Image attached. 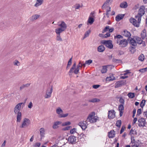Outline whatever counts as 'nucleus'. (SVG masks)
Wrapping results in <instances>:
<instances>
[{
	"instance_id": "nucleus-1",
	"label": "nucleus",
	"mask_w": 147,
	"mask_h": 147,
	"mask_svg": "<svg viewBox=\"0 0 147 147\" xmlns=\"http://www.w3.org/2000/svg\"><path fill=\"white\" fill-rule=\"evenodd\" d=\"M145 7L144 5H141L139 8L138 14L135 16L136 19H138L137 21L136 20L133 18H131L129 19L130 22L134 26L139 27L140 22L142 17L145 13Z\"/></svg>"
},
{
	"instance_id": "nucleus-2",
	"label": "nucleus",
	"mask_w": 147,
	"mask_h": 147,
	"mask_svg": "<svg viewBox=\"0 0 147 147\" xmlns=\"http://www.w3.org/2000/svg\"><path fill=\"white\" fill-rule=\"evenodd\" d=\"M95 113L92 112L90 114L87 118V120L91 123L96 122L98 120V117L95 116Z\"/></svg>"
},
{
	"instance_id": "nucleus-3",
	"label": "nucleus",
	"mask_w": 147,
	"mask_h": 147,
	"mask_svg": "<svg viewBox=\"0 0 147 147\" xmlns=\"http://www.w3.org/2000/svg\"><path fill=\"white\" fill-rule=\"evenodd\" d=\"M30 123V121L29 119L24 118L23 119L21 124L20 127L21 128H26L28 127Z\"/></svg>"
},
{
	"instance_id": "nucleus-4",
	"label": "nucleus",
	"mask_w": 147,
	"mask_h": 147,
	"mask_svg": "<svg viewBox=\"0 0 147 147\" xmlns=\"http://www.w3.org/2000/svg\"><path fill=\"white\" fill-rule=\"evenodd\" d=\"M116 43L118 45L119 47L124 48L127 46L128 42L127 40L123 39L121 40H117V42Z\"/></svg>"
},
{
	"instance_id": "nucleus-5",
	"label": "nucleus",
	"mask_w": 147,
	"mask_h": 147,
	"mask_svg": "<svg viewBox=\"0 0 147 147\" xmlns=\"http://www.w3.org/2000/svg\"><path fill=\"white\" fill-rule=\"evenodd\" d=\"M56 112L60 118H64L67 117L68 115L67 113L63 114V110L60 107H58L56 109Z\"/></svg>"
},
{
	"instance_id": "nucleus-6",
	"label": "nucleus",
	"mask_w": 147,
	"mask_h": 147,
	"mask_svg": "<svg viewBox=\"0 0 147 147\" xmlns=\"http://www.w3.org/2000/svg\"><path fill=\"white\" fill-rule=\"evenodd\" d=\"M101 43L110 49H112L113 48V45L112 44V41L111 40H102L101 41Z\"/></svg>"
},
{
	"instance_id": "nucleus-7",
	"label": "nucleus",
	"mask_w": 147,
	"mask_h": 147,
	"mask_svg": "<svg viewBox=\"0 0 147 147\" xmlns=\"http://www.w3.org/2000/svg\"><path fill=\"white\" fill-rule=\"evenodd\" d=\"M24 103L20 102L14 108V113H20V111L22 105H24Z\"/></svg>"
},
{
	"instance_id": "nucleus-8",
	"label": "nucleus",
	"mask_w": 147,
	"mask_h": 147,
	"mask_svg": "<svg viewBox=\"0 0 147 147\" xmlns=\"http://www.w3.org/2000/svg\"><path fill=\"white\" fill-rule=\"evenodd\" d=\"M52 91L53 88L52 87L48 88L46 90V94L45 96V98H47L50 97L51 96Z\"/></svg>"
},
{
	"instance_id": "nucleus-9",
	"label": "nucleus",
	"mask_w": 147,
	"mask_h": 147,
	"mask_svg": "<svg viewBox=\"0 0 147 147\" xmlns=\"http://www.w3.org/2000/svg\"><path fill=\"white\" fill-rule=\"evenodd\" d=\"M76 137L73 136H70L68 139L69 143L71 144H75L76 143Z\"/></svg>"
},
{
	"instance_id": "nucleus-10",
	"label": "nucleus",
	"mask_w": 147,
	"mask_h": 147,
	"mask_svg": "<svg viewBox=\"0 0 147 147\" xmlns=\"http://www.w3.org/2000/svg\"><path fill=\"white\" fill-rule=\"evenodd\" d=\"M131 139L130 145L131 147H138L139 146V144L137 142L135 141L134 137H132Z\"/></svg>"
},
{
	"instance_id": "nucleus-11",
	"label": "nucleus",
	"mask_w": 147,
	"mask_h": 147,
	"mask_svg": "<svg viewBox=\"0 0 147 147\" xmlns=\"http://www.w3.org/2000/svg\"><path fill=\"white\" fill-rule=\"evenodd\" d=\"M138 125L140 127H143L146 124V120L144 119L141 118L138 120Z\"/></svg>"
},
{
	"instance_id": "nucleus-12",
	"label": "nucleus",
	"mask_w": 147,
	"mask_h": 147,
	"mask_svg": "<svg viewBox=\"0 0 147 147\" xmlns=\"http://www.w3.org/2000/svg\"><path fill=\"white\" fill-rule=\"evenodd\" d=\"M80 126L83 130H85L87 128V124L86 121H82L78 123Z\"/></svg>"
},
{
	"instance_id": "nucleus-13",
	"label": "nucleus",
	"mask_w": 147,
	"mask_h": 147,
	"mask_svg": "<svg viewBox=\"0 0 147 147\" xmlns=\"http://www.w3.org/2000/svg\"><path fill=\"white\" fill-rule=\"evenodd\" d=\"M115 117V111L114 110H111L109 111L108 113V117L109 118L113 119Z\"/></svg>"
},
{
	"instance_id": "nucleus-14",
	"label": "nucleus",
	"mask_w": 147,
	"mask_h": 147,
	"mask_svg": "<svg viewBox=\"0 0 147 147\" xmlns=\"http://www.w3.org/2000/svg\"><path fill=\"white\" fill-rule=\"evenodd\" d=\"M59 23H60L58 24V26L60 27L59 28L65 30L67 28L65 23L63 21L59 22Z\"/></svg>"
},
{
	"instance_id": "nucleus-15",
	"label": "nucleus",
	"mask_w": 147,
	"mask_h": 147,
	"mask_svg": "<svg viewBox=\"0 0 147 147\" xmlns=\"http://www.w3.org/2000/svg\"><path fill=\"white\" fill-rule=\"evenodd\" d=\"M128 40L129 41L130 44L134 46L137 45L136 42V40L134 39V37L133 38L131 37L129 38Z\"/></svg>"
},
{
	"instance_id": "nucleus-16",
	"label": "nucleus",
	"mask_w": 147,
	"mask_h": 147,
	"mask_svg": "<svg viewBox=\"0 0 147 147\" xmlns=\"http://www.w3.org/2000/svg\"><path fill=\"white\" fill-rule=\"evenodd\" d=\"M124 14H119L116 16L115 20L117 22H119L124 17Z\"/></svg>"
},
{
	"instance_id": "nucleus-17",
	"label": "nucleus",
	"mask_w": 147,
	"mask_h": 147,
	"mask_svg": "<svg viewBox=\"0 0 147 147\" xmlns=\"http://www.w3.org/2000/svg\"><path fill=\"white\" fill-rule=\"evenodd\" d=\"M124 108L123 104L120 105L118 107V110L120 112V115L121 117L123 115Z\"/></svg>"
},
{
	"instance_id": "nucleus-18",
	"label": "nucleus",
	"mask_w": 147,
	"mask_h": 147,
	"mask_svg": "<svg viewBox=\"0 0 147 147\" xmlns=\"http://www.w3.org/2000/svg\"><path fill=\"white\" fill-rule=\"evenodd\" d=\"M82 67V63L81 62H80L75 70L74 74H77L79 72L80 67Z\"/></svg>"
},
{
	"instance_id": "nucleus-19",
	"label": "nucleus",
	"mask_w": 147,
	"mask_h": 147,
	"mask_svg": "<svg viewBox=\"0 0 147 147\" xmlns=\"http://www.w3.org/2000/svg\"><path fill=\"white\" fill-rule=\"evenodd\" d=\"M40 132L41 138L42 139L45 136V130L44 128H41L40 129Z\"/></svg>"
},
{
	"instance_id": "nucleus-20",
	"label": "nucleus",
	"mask_w": 147,
	"mask_h": 147,
	"mask_svg": "<svg viewBox=\"0 0 147 147\" xmlns=\"http://www.w3.org/2000/svg\"><path fill=\"white\" fill-rule=\"evenodd\" d=\"M108 136L109 138H113L115 136V131L112 130L108 133Z\"/></svg>"
},
{
	"instance_id": "nucleus-21",
	"label": "nucleus",
	"mask_w": 147,
	"mask_h": 147,
	"mask_svg": "<svg viewBox=\"0 0 147 147\" xmlns=\"http://www.w3.org/2000/svg\"><path fill=\"white\" fill-rule=\"evenodd\" d=\"M17 115L16 121L17 122H20L22 118V115L21 113H15Z\"/></svg>"
},
{
	"instance_id": "nucleus-22",
	"label": "nucleus",
	"mask_w": 147,
	"mask_h": 147,
	"mask_svg": "<svg viewBox=\"0 0 147 147\" xmlns=\"http://www.w3.org/2000/svg\"><path fill=\"white\" fill-rule=\"evenodd\" d=\"M61 122L60 121H57L54 122L53 125V128L54 129H56L59 127V125L61 124Z\"/></svg>"
},
{
	"instance_id": "nucleus-23",
	"label": "nucleus",
	"mask_w": 147,
	"mask_h": 147,
	"mask_svg": "<svg viewBox=\"0 0 147 147\" xmlns=\"http://www.w3.org/2000/svg\"><path fill=\"white\" fill-rule=\"evenodd\" d=\"M76 66V63H74L73 65V66L70 69L69 71V75H70V73H74V71Z\"/></svg>"
},
{
	"instance_id": "nucleus-24",
	"label": "nucleus",
	"mask_w": 147,
	"mask_h": 147,
	"mask_svg": "<svg viewBox=\"0 0 147 147\" xmlns=\"http://www.w3.org/2000/svg\"><path fill=\"white\" fill-rule=\"evenodd\" d=\"M40 17V15L38 14H35L33 15L30 18V20L32 21H34L38 18Z\"/></svg>"
},
{
	"instance_id": "nucleus-25",
	"label": "nucleus",
	"mask_w": 147,
	"mask_h": 147,
	"mask_svg": "<svg viewBox=\"0 0 147 147\" xmlns=\"http://www.w3.org/2000/svg\"><path fill=\"white\" fill-rule=\"evenodd\" d=\"M111 3L109 2L107 0L104 3L102 6V9H105L107 7H108L110 4Z\"/></svg>"
},
{
	"instance_id": "nucleus-26",
	"label": "nucleus",
	"mask_w": 147,
	"mask_h": 147,
	"mask_svg": "<svg viewBox=\"0 0 147 147\" xmlns=\"http://www.w3.org/2000/svg\"><path fill=\"white\" fill-rule=\"evenodd\" d=\"M94 21V19L90 16L87 21V24L88 25L89 24H90V25H91L93 23Z\"/></svg>"
},
{
	"instance_id": "nucleus-27",
	"label": "nucleus",
	"mask_w": 147,
	"mask_h": 147,
	"mask_svg": "<svg viewBox=\"0 0 147 147\" xmlns=\"http://www.w3.org/2000/svg\"><path fill=\"white\" fill-rule=\"evenodd\" d=\"M36 2L34 5V6L36 7L41 5L43 3L44 0H36Z\"/></svg>"
},
{
	"instance_id": "nucleus-28",
	"label": "nucleus",
	"mask_w": 147,
	"mask_h": 147,
	"mask_svg": "<svg viewBox=\"0 0 147 147\" xmlns=\"http://www.w3.org/2000/svg\"><path fill=\"white\" fill-rule=\"evenodd\" d=\"M123 35L125 37L129 38H130L131 36V33L129 31L125 30L124 31Z\"/></svg>"
},
{
	"instance_id": "nucleus-29",
	"label": "nucleus",
	"mask_w": 147,
	"mask_h": 147,
	"mask_svg": "<svg viewBox=\"0 0 147 147\" xmlns=\"http://www.w3.org/2000/svg\"><path fill=\"white\" fill-rule=\"evenodd\" d=\"M105 47L103 45H101L98 47L97 50L99 52H102L105 50Z\"/></svg>"
},
{
	"instance_id": "nucleus-30",
	"label": "nucleus",
	"mask_w": 147,
	"mask_h": 147,
	"mask_svg": "<svg viewBox=\"0 0 147 147\" xmlns=\"http://www.w3.org/2000/svg\"><path fill=\"white\" fill-rule=\"evenodd\" d=\"M134 39L136 40V44L137 43L138 44H141L142 43V40L140 38L137 36H136L134 37Z\"/></svg>"
},
{
	"instance_id": "nucleus-31",
	"label": "nucleus",
	"mask_w": 147,
	"mask_h": 147,
	"mask_svg": "<svg viewBox=\"0 0 147 147\" xmlns=\"http://www.w3.org/2000/svg\"><path fill=\"white\" fill-rule=\"evenodd\" d=\"M123 37V36L120 35H117L114 36V39L116 43L117 42V40H121V39H122Z\"/></svg>"
},
{
	"instance_id": "nucleus-32",
	"label": "nucleus",
	"mask_w": 147,
	"mask_h": 147,
	"mask_svg": "<svg viewBox=\"0 0 147 147\" xmlns=\"http://www.w3.org/2000/svg\"><path fill=\"white\" fill-rule=\"evenodd\" d=\"M64 31L65 30L60 28H57L55 30V32L57 34L60 35L61 33Z\"/></svg>"
},
{
	"instance_id": "nucleus-33",
	"label": "nucleus",
	"mask_w": 147,
	"mask_h": 147,
	"mask_svg": "<svg viewBox=\"0 0 147 147\" xmlns=\"http://www.w3.org/2000/svg\"><path fill=\"white\" fill-rule=\"evenodd\" d=\"M146 31L145 29H144L142 32L141 35L142 39H144L146 37Z\"/></svg>"
},
{
	"instance_id": "nucleus-34",
	"label": "nucleus",
	"mask_w": 147,
	"mask_h": 147,
	"mask_svg": "<svg viewBox=\"0 0 147 147\" xmlns=\"http://www.w3.org/2000/svg\"><path fill=\"white\" fill-rule=\"evenodd\" d=\"M107 66H102V69L101 70V72L102 73H105L107 72Z\"/></svg>"
},
{
	"instance_id": "nucleus-35",
	"label": "nucleus",
	"mask_w": 147,
	"mask_h": 147,
	"mask_svg": "<svg viewBox=\"0 0 147 147\" xmlns=\"http://www.w3.org/2000/svg\"><path fill=\"white\" fill-rule=\"evenodd\" d=\"M120 7L121 8H126L127 7V4L126 2H125L121 3L120 5Z\"/></svg>"
},
{
	"instance_id": "nucleus-36",
	"label": "nucleus",
	"mask_w": 147,
	"mask_h": 147,
	"mask_svg": "<svg viewBox=\"0 0 147 147\" xmlns=\"http://www.w3.org/2000/svg\"><path fill=\"white\" fill-rule=\"evenodd\" d=\"M100 100L99 99L94 98L91 99L89 100L88 102H95L99 101Z\"/></svg>"
},
{
	"instance_id": "nucleus-37",
	"label": "nucleus",
	"mask_w": 147,
	"mask_h": 147,
	"mask_svg": "<svg viewBox=\"0 0 147 147\" xmlns=\"http://www.w3.org/2000/svg\"><path fill=\"white\" fill-rule=\"evenodd\" d=\"M145 59V56L142 54H141L138 57V59L141 61H143Z\"/></svg>"
},
{
	"instance_id": "nucleus-38",
	"label": "nucleus",
	"mask_w": 147,
	"mask_h": 147,
	"mask_svg": "<svg viewBox=\"0 0 147 147\" xmlns=\"http://www.w3.org/2000/svg\"><path fill=\"white\" fill-rule=\"evenodd\" d=\"M30 84H23L21 86H20V89L21 90H22L25 87H29L30 86Z\"/></svg>"
},
{
	"instance_id": "nucleus-39",
	"label": "nucleus",
	"mask_w": 147,
	"mask_h": 147,
	"mask_svg": "<svg viewBox=\"0 0 147 147\" xmlns=\"http://www.w3.org/2000/svg\"><path fill=\"white\" fill-rule=\"evenodd\" d=\"M115 78L114 77L112 76L109 77H107L106 78V80L107 81H112L114 80Z\"/></svg>"
},
{
	"instance_id": "nucleus-40",
	"label": "nucleus",
	"mask_w": 147,
	"mask_h": 147,
	"mask_svg": "<svg viewBox=\"0 0 147 147\" xmlns=\"http://www.w3.org/2000/svg\"><path fill=\"white\" fill-rule=\"evenodd\" d=\"M146 101V100H143L141 101L140 103V107L142 108H143L144 107L145 105V104Z\"/></svg>"
},
{
	"instance_id": "nucleus-41",
	"label": "nucleus",
	"mask_w": 147,
	"mask_h": 147,
	"mask_svg": "<svg viewBox=\"0 0 147 147\" xmlns=\"http://www.w3.org/2000/svg\"><path fill=\"white\" fill-rule=\"evenodd\" d=\"M90 32H91V31L90 30H89L87 31H86V32H85V33L84 34V37L83 38V39L85 38L86 37H88L89 36V34L90 33Z\"/></svg>"
},
{
	"instance_id": "nucleus-42",
	"label": "nucleus",
	"mask_w": 147,
	"mask_h": 147,
	"mask_svg": "<svg viewBox=\"0 0 147 147\" xmlns=\"http://www.w3.org/2000/svg\"><path fill=\"white\" fill-rule=\"evenodd\" d=\"M127 95L129 98H133L135 97V94L134 93H129Z\"/></svg>"
},
{
	"instance_id": "nucleus-43",
	"label": "nucleus",
	"mask_w": 147,
	"mask_h": 147,
	"mask_svg": "<svg viewBox=\"0 0 147 147\" xmlns=\"http://www.w3.org/2000/svg\"><path fill=\"white\" fill-rule=\"evenodd\" d=\"M76 128H74L71 129L70 130V132L71 134H74L76 133Z\"/></svg>"
},
{
	"instance_id": "nucleus-44",
	"label": "nucleus",
	"mask_w": 147,
	"mask_h": 147,
	"mask_svg": "<svg viewBox=\"0 0 147 147\" xmlns=\"http://www.w3.org/2000/svg\"><path fill=\"white\" fill-rule=\"evenodd\" d=\"M121 124V120H118L116 122V125L118 127H120Z\"/></svg>"
},
{
	"instance_id": "nucleus-45",
	"label": "nucleus",
	"mask_w": 147,
	"mask_h": 147,
	"mask_svg": "<svg viewBox=\"0 0 147 147\" xmlns=\"http://www.w3.org/2000/svg\"><path fill=\"white\" fill-rule=\"evenodd\" d=\"M13 63L14 65L19 66L20 65V62L17 60H15L13 62Z\"/></svg>"
},
{
	"instance_id": "nucleus-46",
	"label": "nucleus",
	"mask_w": 147,
	"mask_h": 147,
	"mask_svg": "<svg viewBox=\"0 0 147 147\" xmlns=\"http://www.w3.org/2000/svg\"><path fill=\"white\" fill-rule=\"evenodd\" d=\"M113 62L115 63H120L121 62V61L119 59H116L113 58L112 59Z\"/></svg>"
},
{
	"instance_id": "nucleus-47",
	"label": "nucleus",
	"mask_w": 147,
	"mask_h": 147,
	"mask_svg": "<svg viewBox=\"0 0 147 147\" xmlns=\"http://www.w3.org/2000/svg\"><path fill=\"white\" fill-rule=\"evenodd\" d=\"M56 40L57 41H62V40H63L61 38V37L60 36V35L57 34V37H56Z\"/></svg>"
},
{
	"instance_id": "nucleus-48",
	"label": "nucleus",
	"mask_w": 147,
	"mask_h": 147,
	"mask_svg": "<svg viewBox=\"0 0 147 147\" xmlns=\"http://www.w3.org/2000/svg\"><path fill=\"white\" fill-rule=\"evenodd\" d=\"M142 112V110L141 109H138L137 111V114L136 116H139L141 113Z\"/></svg>"
},
{
	"instance_id": "nucleus-49",
	"label": "nucleus",
	"mask_w": 147,
	"mask_h": 147,
	"mask_svg": "<svg viewBox=\"0 0 147 147\" xmlns=\"http://www.w3.org/2000/svg\"><path fill=\"white\" fill-rule=\"evenodd\" d=\"M86 64H87L88 65H90L92 62V60L91 59H89L86 61Z\"/></svg>"
},
{
	"instance_id": "nucleus-50",
	"label": "nucleus",
	"mask_w": 147,
	"mask_h": 147,
	"mask_svg": "<svg viewBox=\"0 0 147 147\" xmlns=\"http://www.w3.org/2000/svg\"><path fill=\"white\" fill-rule=\"evenodd\" d=\"M72 57L69 60L67 68L68 66H69L71 64Z\"/></svg>"
},
{
	"instance_id": "nucleus-51",
	"label": "nucleus",
	"mask_w": 147,
	"mask_h": 147,
	"mask_svg": "<svg viewBox=\"0 0 147 147\" xmlns=\"http://www.w3.org/2000/svg\"><path fill=\"white\" fill-rule=\"evenodd\" d=\"M70 124H71V123L70 122L67 121V122H64V123H63L62 124V125L63 126H66V125H70Z\"/></svg>"
},
{
	"instance_id": "nucleus-52",
	"label": "nucleus",
	"mask_w": 147,
	"mask_h": 147,
	"mask_svg": "<svg viewBox=\"0 0 147 147\" xmlns=\"http://www.w3.org/2000/svg\"><path fill=\"white\" fill-rule=\"evenodd\" d=\"M111 11V8L110 7H109V10H107L105 14L107 16L108 18L109 17V12Z\"/></svg>"
},
{
	"instance_id": "nucleus-53",
	"label": "nucleus",
	"mask_w": 147,
	"mask_h": 147,
	"mask_svg": "<svg viewBox=\"0 0 147 147\" xmlns=\"http://www.w3.org/2000/svg\"><path fill=\"white\" fill-rule=\"evenodd\" d=\"M119 101L120 103H121V104L123 105L125 101L123 98L122 97H121L120 98Z\"/></svg>"
},
{
	"instance_id": "nucleus-54",
	"label": "nucleus",
	"mask_w": 147,
	"mask_h": 147,
	"mask_svg": "<svg viewBox=\"0 0 147 147\" xmlns=\"http://www.w3.org/2000/svg\"><path fill=\"white\" fill-rule=\"evenodd\" d=\"M109 26H106V27L104 29V30H103V33L104 32H106L108 31H109Z\"/></svg>"
},
{
	"instance_id": "nucleus-55",
	"label": "nucleus",
	"mask_w": 147,
	"mask_h": 147,
	"mask_svg": "<svg viewBox=\"0 0 147 147\" xmlns=\"http://www.w3.org/2000/svg\"><path fill=\"white\" fill-rule=\"evenodd\" d=\"M40 143L39 142H37L34 145V147H40Z\"/></svg>"
},
{
	"instance_id": "nucleus-56",
	"label": "nucleus",
	"mask_w": 147,
	"mask_h": 147,
	"mask_svg": "<svg viewBox=\"0 0 147 147\" xmlns=\"http://www.w3.org/2000/svg\"><path fill=\"white\" fill-rule=\"evenodd\" d=\"M70 127V126H68L62 129V130L63 131H66L69 130Z\"/></svg>"
},
{
	"instance_id": "nucleus-57",
	"label": "nucleus",
	"mask_w": 147,
	"mask_h": 147,
	"mask_svg": "<svg viewBox=\"0 0 147 147\" xmlns=\"http://www.w3.org/2000/svg\"><path fill=\"white\" fill-rule=\"evenodd\" d=\"M100 86L99 85H94L92 87L94 89H97Z\"/></svg>"
},
{
	"instance_id": "nucleus-58",
	"label": "nucleus",
	"mask_w": 147,
	"mask_h": 147,
	"mask_svg": "<svg viewBox=\"0 0 147 147\" xmlns=\"http://www.w3.org/2000/svg\"><path fill=\"white\" fill-rule=\"evenodd\" d=\"M33 106V105L31 102H30L28 105V107L30 109H31Z\"/></svg>"
},
{
	"instance_id": "nucleus-59",
	"label": "nucleus",
	"mask_w": 147,
	"mask_h": 147,
	"mask_svg": "<svg viewBox=\"0 0 147 147\" xmlns=\"http://www.w3.org/2000/svg\"><path fill=\"white\" fill-rule=\"evenodd\" d=\"M125 127H124L122 126L121 127L120 132V134H121L124 131Z\"/></svg>"
},
{
	"instance_id": "nucleus-60",
	"label": "nucleus",
	"mask_w": 147,
	"mask_h": 147,
	"mask_svg": "<svg viewBox=\"0 0 147 147\" xmlns=\"http://www.w3.org/2000/svg\"><path fill=\"white\" fill-rule=\"evenodd\" d=\"M136 112V110L135 109H134L133 111V115H132V117L134 118V116H135V114Z\"/></svg>"
},
{
	"instance_id": "nucleus-61",
	"label": "nucleus",
	"mask_w": 147,
	"mask_h": 147,
	"mask_svg": "<svg viewBox=\"0 0 147 147\" xmlns=\"http://www.w3.org/2000/svg\"><path fill=\"white\" fill-rule=\"evenodd\" d=\"M110 34L109 32L107 33L104 35L105 38H107L110 36Z\"/></svg>"
},
{
	"instance_id": "nucleus-62",
	"label": "nucleus",
	"mask_w": 147,
	"mask_h": 147,
	"mask_svg": "<svg viewBox=\"0 0 147 147\" xmlns=\"http://www.w3.org/2000/svg\"><path fill=\"white\" fill-rule=\"evenodd\" d=\"M124 54V52L123 51H119V53H118V55H121Z\"/></svg>"
},
{
	"instance_id": "nucleus-63",
	"label": "nucleus",
	"mask_w": 147,
	"mask_h": 147,
	"mask_svg": "<svg viewBox=\"0 0 147 147\" xmlns=\"http://www.w3.org/2000/svg\"><path fill=\"white\" fill-rule=\"evenodd\" d=\"M128 77V76L123 75V76H121L120 77V78L122 79H125L127 78Z\"/></svg>"
},
{
	"instance_id": "nucleus-64",
	"label": "nucleus",
	"mask_w": 147,
	"mask_h": 147,
	"mask_svg": "<svg viewBox=\"0 0 147 147\" xmlns=\"http://www.w3.org/2000/svg\"><path fill=\"white\" fill-rule=\"evenodd\" d=\"M80 7V5L77 4L75 6V8L76 9H78Z\"/></svg>"
}]
</instances>
